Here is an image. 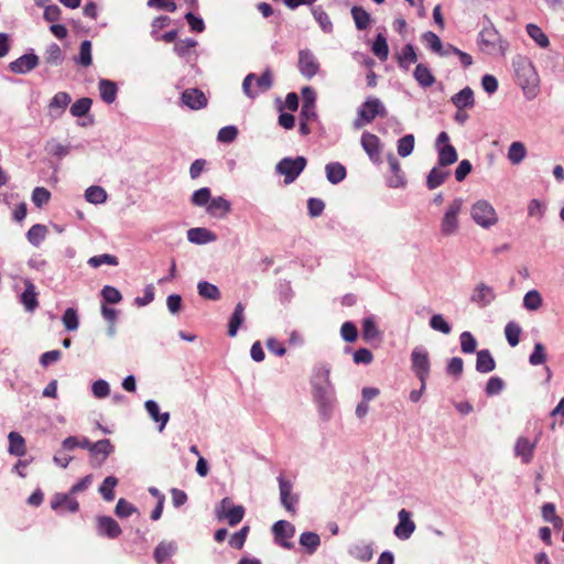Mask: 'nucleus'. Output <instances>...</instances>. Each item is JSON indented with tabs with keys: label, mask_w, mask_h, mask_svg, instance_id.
Here are the masks:
<instances>
[{
	"label": "nucleus",
	"mask_w": 564,
	"mask_h": 564,
	"mask_svg": "<svg viewBox=\"0 0 564 564\" xmlns=\"http://www.w3.org/2000/svg\"><path fill=\"white\" fill-rule=\"evenodd\" d=\"M514 73L517 76L518 84L529 98H533L536 95L539 86V75L532 64V62L524 56H517L513 62Z\"/></svg>",
	"instance_id": "1"
},
{
	"label": "nucleus",
	"mask_w": 564,
	"mask_h": 564,
	"mask_svg": "<svg viewBox=\"0 0 564 564\" xmlns=\"http://www.w3.org/2000/svg\"><path fill=\"white\" fill-rule=\"evenodd\" d=\"M478 45L487 54H494L497 51L505 54L507 43L501 39L494 23L488 18L478 34Z\"/></svg>",
	"instance_id": "2"
},
{
	"label": "nucleus",
	"mask_w": 564,
	"mask_h": 564,
	"mask_svg": "<svg viewBox=\"0 0 564 564\" xmlns=\"http://www.w3.org/2000/svg\"><path fill=\"white\" fill-rule=\"evenodd\" d=\"M272 85V72L267 68L259 77L253 73H249L242 80V91L249 99H254L261 93L271 89Z\"/></svg>",
	"instance_id": "3"
},
{
	"label": "nucleus",
	"mask_w": 564,
	"mask_h": 564,
	"mask_svg": "<svg viewBox=\"0 0 564 564\" xmlns=\"http://www.w3.org/2000/svg\"><path fill=\"white\" fill-rule=\"evenodd\" d=\"M377 116L386 117L387 109L379 98L368 97L358 108L354 127L360 129L365 124L372 122Z\"/></svg>",
	"instance_id": "4"
},
{
	"label": "nucleus",
	"mask_w": 564,
	"mask_h": 564,
	"mask_svg": "<svg viewBox=\"0 0 564 564\" xmlns=\"http://www.w3.org/2000/svg\"><path fill=\"white\" fill-rule=\"evenodd\" d=\"M245 513V507L241 505H234L232 500L228 497L221 499L215 509L216 519L218 521H226L230 527L239 524L242 521Z\"/></svg>",
	"instance_id": "5"
},
{
	"label": "nucleus",
	"mask_w": 564,
	"mask_h": 564,
	"mask_svg": "<svg viewBox=\"0 0 564 564\" xmlns=\"http://www.w3.org/2000/svg\"><path fill=\"white\" fill-rule=\"evenodd\" d=\"M473 220L482 228H490L498 223V214L487 200L476 202L470 209Z\"/></svg>",
	"instance_id": "6"
},
{
	"label": "nucleus",
	"mask_w": 564,
	"mask_h": 564,
	"mask_svg": "<svg viewBox=\"0 0 564 564\" xmlns=\"http://www.w3.org/2000/svg\"><path fill=\"white\" fill-rule=\"evenodd\" d=\"M463 208V200L460 198L454 199L447 207L441 220V234L445 237L455 235L459 228L458 216Z\"/></svg>",
	"instance_id": "7"
},
{
	"label": "nucleus",
	"mask_w": 564,
	"mask_h": 564,
	"mask_svg": "<svg viewBox=\"0 0 564 564\" xmlns=\"http://www.w3.org/2000/svg\"><path fill=\"white\" fill-rule=\"evenodd\" d=\"M412 369L425 389V381L430 373V358L425 350L415 348L411 354Z\"/></svg>",
	"instance_id": "8"
},
{
	"label": "nucleus",
	"mask_w": 564,
	"mask_h": 564,
	"mask_svg": "<svg viewBox=\"0 0 564 564\" xmlns=\"http://www.w3.org/2000/svg\"><path fill=\"white\" fill-rule=\"evenodd\" d=\"M297 67L302 76L313 78L319 70V63L312 51L305 48L299 52Z\"/></svg>",
	"instance_id": "9"
},
{
	"label": "nucleus",
	"mask_w": 564,
	"mask_h": 564,
	"mask_svg": "<svg viewBox=\"0 0 564 564\" xmlns=\"http://www.w3.org/2000/svg\"><path fill=\"white\" fill-rule=\"evenodd\" d=\"M272 532L274 535L275 542L284 549H292L293 544L290 540L294 536L295 527L286 521L279 520L272 527Z\"/></svg>",
	"instance_id": "10"
},
{
	"label": "nucleus",
	"mask_w": 564,
	"mask_h": 564,
	"mask_svg": "<svg viewBox=\"0 0 564 564\" xmlns=\"http://www.w3.org/2000/svg\"><path fill=\"white\" fill-rule=\"evenodd\" d=\"M306 166L304 156L284 158L275 167V172L283 176H299Z\"/></svg>",
	"instance_id": "11"
},
{
	"label": "nucleus",
	"mask_w": 564,
	"mask_h": 564,
	"mask_svg": "<svg viewBox=\"0 0 564 564\" xmlns=\"http://www.w3.org/2000/svg\"><path fill=\"white\" fill-rule=\"evenodd\" d=\"M72 102V97L66 91L56 93L48 102L47 116L52 120L59 119Z\"/></svg>",
	"instance_id": "12"
},
{
	"label": "nucleus",
	"mask_w": 564,
	"mask_h": 564,
	"mask_svg": "<svg viewBox=\"0 0 564 564\" xmlns=\"http://www.w3.org/2000/svg\"><path fill=\"white\" fill-rule=\"evenodd\" d=\"M51 508L57 512H77L78 501L68 491L67 494H55L51 499Z\"/></svg>",
	"instance_id": "13"
},
{
	"label": "nucleus",
	"mask_w": 564,
	"mask_h": 564,
	"mask_svg": "<svg viewBox=\"0 0 564 564\" xmlns=\"http://www.w3.org/2000/svg\"><path fill=\"white\" fill-rule=\"evenodd\" d=\"M115 447L111 442L107 438L100 440L94 443L90 451L91 465L94 467H100L108 456L113 452Z\"/></svg>",
	"instance_id": "14"
},
{
	"label": "nucleus",
	"mask_w": 564,
	"mask_h": 564,
	"mask_svg": "<svg viewBox=\"0 0 564 564\" xmlns=\"http://www.w3.org/2000/svg\"><path fill=\"white\" fill-rule=\"evenodd\" d=\"M399 523L395 525L393 533L400 540H408L415 531V523L411 520V513L401 509L398 513Z\"/></svg>",
	"instance_id": "15"
},
{
	"label": "nucleus",
	"mask_w": 564,
	"mask_h": 564,
	"mask_svg": "<svg viewBox=\"0 0 564 564\" xmlns=\"http://www.w3.org/2000/svg\"><path fill=\"white\" fill-rule=\"evenodd\" d=\"M39 65V56L34 53H29L20 56L9 64V69L14 74H26L33 70Z\"/></svg>",
	"instance_id": "16"
},
{
	"label": "nucleus",
	"mask_w": 564,
	"mask_h": 564,
	"mask_svg": "<svg viewBox=\"0 0 564 564\" xmlns=\"http://www.w3.org/2000/svg\"><path fill=\"white\" fill-rule=\"evenodd\" d=\"M278 480L281 503L288 511L295 513V505L297 503L299 499L296 496L292 495V482L290 480L284 479L282 476H280Z\"/></svg>",
	"instance_id": "17"
},
{
	"label": "nucleus",
	"mask_w": 564,
	"mask_h": 564,
	"mask_svg": "<svg viewBox=\"0 0 564 564\" xmlns=\"http://www.w3.org/2000/svg\"><path fill=\"white\" fill-rule=\"evenodd\" d=\"M182 102L193 110H198L207 106L205 94L197 88H189L182 93Z\"/></svg>",
	"instance_id": "18"
},
{
	"label": "nucleus",
	"mask_w": 564,
	"mask_h": 564,
	"mask_svg": "<svg viewBox=\"0 0 564 564\" xmlns=\"http://www.w3.org/2000/svg\"><path fill=\"white\" fill-rule=\"evenodd\" d=\"M496 299L494 289L485 283H479L473 291L470 301L479 307H486Z\"/></svg>",
	"instance_id": "19"
},
{
	"label": "nucleus",
	"mask_w": 564,
	"mask_h": 564,
	"mask_svg": "<svg viewBox=\"0 0 564 564\" xmlns=\"http://www.w3.org/2000/svg\"><path fill=\"white\" fill-rule=\"evenodd\" d=\"M329 384V370L325 367L318 368L313 378L315 397L323 399L327 393V388Z\"/></svg>",
	"instance_id": "20"
},
{
	"label": "nucleus",
	"mask_w": 564,
	"mask_h": 564,
	"mask_svg": "<svg viewBox=\"0 0 564 564\" xmlns=\"http://www.w3.org/2000/svg\"><path fill=\"white\" fill-rule=\"evenodd\" d=\"M98 531L101 535H106L109 539H116L122 532L118 522L107 516L98 518Z\"/></svg>",
	"instance_id": "21"
},
{
	"label": "nucleus",
	"mask_w": 564,
	"mask_h": 564,
	"mask_svg": "<svg viewBox=\"0 0 564 564\" xmlns=\"http://www.w3.org/2000/svg\"><path fill=\"white\" fill-rule=\"evenodd\" d=\"M451 101L457 108V110H464L466 108H473L475 105L474 91L470 87H465L457 94H455Z\"/></svg>",
	"instance_id": "22"
},
{
	"label": "nucleus",
	"mask_w": 564,
	"mask_h": 564,
	"mask_svg": "<svg viewBox=\"0 0 564 564\" xmlns=\"http://www.w3.org/2000/svg\"><path fill=\"white\" fill-rule=\"evenodd\" d=\"M379 138L372 133L365 132L361 135V145L372 161L379 159Z\"/></svg>",
	"instance_id": "23"
},
{
	"label": "nucleus",
	"mask_w": 564,
	"mask_h": 564,
	"mask_svg": "<svg viewBox=\"0 0 564 564\" xmlns=\"http://www.w3.org/2000/svg\"><path fill=\"white\" fill-rule=\"evenodd\" d=\"M99 94L102 101L110 105L115 102L118 94L117 84L110 79H100L98 83Z\"/></svg>",
	"instance_id": "24"
},
{
	"label": "nucleus",
	"mask_w": 564,
	"mask_h": 564,
	"mask_svg": "<svg viewBox=\"0 0 564 564\" xmlns=\"http://www.w3.org/2000/svg\"><path fill=\"white\" fill-rule=\"evenodd\" d=\"M176 551V544L172 541H162L154 549L153 557L158 564H163Z\"/></svg>",
	"instance_id": "25"
},
{
	"label": "nucleus",
	"mask_w": 564,
	"mask_h": 564,
	"mask_svg": "<svg viewBox=\"0 0 564 564\" xmlns=\"http://www.w3.org/2000/svg\"><path fill=\"white\" fill-rule=\"evenodd\" d=\"M417 55L412 44H405L402 51L397 55V62L400 68L409 70L411 64L416 63Z\"/></svg>",
	"instance_id": "26"
},
{
	"label": "nucleus",
	"mask_w": 564,
	"mask_h": 564,
	"mask_svg": "<svg viewBox=\"0 0 564 564\" xmlns=\"http://www.w3.org/2000/svg\"><path fill=\"white\" fill-rule=\"evenodd\" d=\"M534 447L535 444L531 443L527 437H519L514 446V452L517 456L521 457L524 464H528L532 459Z\"/></svg>",
	"instance_id": "27"
},
{
	"label": "nucleus",
	"mask_w": 564,
	"mask_h": 564,
	"mask_svg": "<svg viewBox=\"0 0 564 564\" xmlns=\"http://www.w3.org/2000/svg\"><path fill=\"white\" fill-rule=\"evenodd\" d=\"M187 239L193 243L203 245L215 241L216 235L206 228L197 227L187 231Z\"/></svg>",
	"instance_id": "28"
},
{
	"label": "nucleus",
	"mask_w": 564,
	"mask_h": 564,
	"mask_svg": "<svg viewBox=\"0 0 564 564\" xmlns=\"http://www.w3.org/2000/svg\"><path fill=\"white\" fill-rule=\"evenodd\" d=\"M9 440V453L17 457H22L26 454V445L22 435L18 432H10L8 435Z\"/></svg>",
	"instance_id": "29"
},
{
	"label": "nucleus",
	"mask_w": 564,
	"mask_h": 564,
	"mask_svg": "<svg viewBox=\"0 0 564 564\" xmlns=\"http://www.w3.org/2000/svg\"><path fill=\"white\" fill-rule=\"evenodd\" d=\"M496 368V361L488 349L477 352L476 369L478 372L487 373Z\"/></svg>",
	"instance_id": "30"
},
{
	"label": "nucleus",
	"mask_w": 564,
	"mask_h": 564,
	"mask_svg": "<svg viewBox=\"0 0 564 564\" xmlns=\"http://www.w3.org/2000/svg\"><path fill=\"white\" fill-rule=\"evenodd\" d=\"M145 409L153 421L161 423L159 430L162 432L170 420V414L167 412L160 413L159 405L153 400H148L145 402Z\"/></svg>",
	"instance_id": "31"
},
{
	"label": "nucleus",
	"mask_w": 564,
	"mask_h": 564,
	"mask_svg": "<svg viewBox=\"0 0 564 564\" xmlns=\"http://www.w3.org/2000/svg\"><path fill=\"white\" fill-rule=\"evenodd\" d=\"M413 76L420 86L426 88L435 83V77L431 73L430 68L424 64H417Z\"/></svg>",
	"instance_id": "32"
},
{
	"label": "nucleus",
	"mask_w": 564,
	"mask_h": 564,
	"mask_svg": "<svg viewBox=\"0 0 564 564\" xmlns=\"http://www.w3.org/2000/svg\"><path fill=\"white\" fill-rule=\"evenodd\" d=\"M350 12L357 30L362 31L370 25L371 17L364 8L354 6Z\"/></svg>",
	"instance_id": "33"
},
{
	"label": "nucleus",
	"mask_w": 564,
	"mask_h": 564,
	"mask_svg": "<svg viewBox=\"0 0 564 564\" xmlns=\"http://www.w3.org/2000/svg\"><path fill=\"white\" fill-rule=\"evenodd\" d=\"M312 14L324 33L329 34L333 32V29H334L333 22H332L329 15L322 9V7H319V6L313 7Z\"/></svg>",
	"instance_id": "34"
},
{
	"label": "nucleus",
	"mask_w": 564,
	"mask_h": 564,
	"mask_svg": "<svg viewBox=\"0 0 564 564\" xmlns=\"http://www.w3.org/2000/svg\"><path fill=\"white\" fill-rule=\"evenodd\" d=\"M44 61L54 66H58L63 63L64 54L58 44L51 43L47 45L44 52Z\"/></svg>",
	"instance_id": "35"
},
{
	"label": "nucleus",
	"mask_w": 564,
	"mask_h": 564,
	"mask_svg": "<svg viewBox=\"0 0 564 564\" xmlns=\"http://www.w3.org/2000/svg\"><path fill=\"white\" fill-rule=\"evenodd\" d=\"M528 35L542 48H546L550 45L547 35L542 31L540 26L533 23H529L525 26Z\"/></svg>",
	"instance_id": "36"
},
{
	"label": "nucleus",
	"mask_w": 564,
	"mask_h": 564,
	"mask_svg": "<svg viewBox=\"0 0 564 564\" xmlns=\"http://www.w3.org/2000/svg\"><path fill=\"white\" fill-rule=\"evenodd\" d=\"M36 295L35 286L32 283H29L24 292L21 294V303L28 312H33L39 306Z\"/></svg>",
	"instance_id": "37"
},
{
	"label": "nucleus",
	"mask_w": 564,
	"mask_h": 564,
	"mask_svg": "<svg viewBox=\"0 0 564 564\" xmlns=\"http://www.w3.org/2000/svg\"><path fill=\"white\" fill-rule=\"evenodd\" d=\"M243 305L241 303H238L235 307V311L230 317L228 325V335L230 337H235L237 335L238 328L243 322Z\"/></svg>",
	"instance_id": "38"
},
{
	"label": "nucleus",
	"mask_w": 564,
	"mask_h": 564,
	"mask_svg": "<svg viewBox=\"0 0 564 564\" xmlns=\"http://www.w3.org/2000/svg\"><path fill=\"white\" fill-rule=\"evenodd\" d=\"M457 161V152L452 144H443L438 149V163L442 166L451 165Z\"/></svg>",
	"instance_id": "39"
},
{
	"label": "nucleus",
	"mask_w": 564,
	"mask_h": 564,
	"mask_svg": "<svg viewBox=\"0 0 564 564\" xmlns=\"http://www.w3.org/2000/svg\"><path fill=\"white\" fill-rule=\"evenodd\" d=\"M372 53L380 59L387 61L389 55V46L387 43V39L383 34L379 33L372 44Z\"/></svg>",
	"instance_id": "40"
},
{
	"label": "nucleus",
	"mask_w": 564,
	"mask_h": 564,
	"mask_svg": "<svg viewBox=\"0 0 564 564\" xmlns=\"http://www.w3.org/2000/svg\"><path fill=\"white\" fill-rule=\"evenodd\" d=\"M75 62L83 67L91 65V42L89 40H85L80 43L79 53Z\"/></svg>",
	"instance_id": "41"
},
{
	"label": "nucleus",
	"mask_w": 564,
	"mask_h": 564,
	"mask_svg": "<svg viewBox=\"0 0 564 564\" xmlns=\"http://www.w3.org/2000/svg\"><path fill=\"white\" fill-rule=\"evenodd\" d=\"M527 155L525 145L520 141H514L508 150V159L512 164H519Z\"/></svg>",
	"instance_id": "42"
},
{
	"label": "nucleus",
	"mask_w": 564,
	"mask_h": 564,
	"mask_svg": "<svg viewBox=\"0 0 564 564\" xmlns=\"http://www.w3.org/2000/svg\"><path fill=\"white\" fill-rule=\"evenodd\" d=\"M207 210L213 216H225L230 210V204L223 197H217L212 199L209 203Z\"/></svg>",
	"instance_id": "43"
},
{
	"label": "nucleus",
	"mask_w": 564,
	"mask_h": 564,
	"mask_svg": "<svg viewBox=\"0 0 564 564\" xmlns=\"http://www.w3.org/2000/svg\"><path fill=\"white\" fill-rule=\"evenodd\" d=\"M46 235H47L46 226L36 224V225H33L29 229L26 237H28V240L30 243L37 247L45 239Z\"/></svg>",
	"instance_id": "44"
},
{
	"label": "nucleus",
	"mask_w": 564,
	"mask_h": 564,
	"mask_svg": "<svg viewBox=\"0 0 564 564\" xmlns=\"http://www.w3.org/2000/svg\"><path fill=\"white\" fill-rule=\"evenodd\" d=\"M300 544L313 554L321 544L319 535L315 532H304L300 536Z\"/></svg>",
	"instance_id": "45"
},
{
	"label": "nucleus",
	"mask_w": 564,
	"mask_h": 564,
	"mask_svg": "<svg viewBox=\"0 0 564 564\" xmlns=\"http://www.w3.org/2000/svg\"><path fill=\"white\" fill-rule=\"evenodd\" d=\"M93 100L88 97H83L76 100L69 109L73 117L80 118L86 116L91 108Z\"/></svg>",
	"instance_id": "46"
},
{
	"label": "nucleus",
	"mask_w": 564,
	"mask_h": 564,
	"mask_svg": "<svg viewBox=\"0 0 564 564\" xmlns=\"http://www.w3.org/2000/svg\"><path fill=\"white\" fill-rule=\"evenodd\" d=\"M198 294L207 300L217 301L220 299V291L215 285L207 281H202L197 285Z\"/></svg>",
	"instance_id": "47"
},
{
	"label": "nucleus",
	"mask_w": 564,
	"mask_h": 564,
	"mask_svg": "<svg viewBox=\"0 0 564 564\" xmlns=\"http://www.w3.org/2000/svg\"><path fill=\"white\" fill-rule=\"evenodd\" d=\"M362 338L366 341L377 339L380 336V332L376 325L373 317H367L362 321Z\"/></svg>",
	"instance_id": "48"
},
{
	"label": "nucleus",
	"mask_w": 564,
	"mask_h": 564,
	"mask_svg": "<svg viewBox=\"0 0 564 564\" xmlns=\"http://www.w3.org/2000/svg\"><path fill=\"white\" fill-rule=\"evenodd\" d=\"M118 485V479L115 476H108L99 488V492L106 501H112L115 499L113 489Z\"/></svg>",
	"instance_id": "49"
},
{
	"label": "nucleus",
	"mask_w": 564,
	"mask_h": 564,
	"mask_svg": "<svg viewBox=\"0 0 564 564\" xmlns=\"http://www.w3.org/2000/svg\"><path fill=\"white\" fill-rule=\"evenodd\" d=\"M521 327L514 323L509 322L505 327L506 338L511 347H516L520 341Z\"/></svg>",
	"instance_id": "50"
},
{
	"label": "nucleus",
	"mask_w": 564,
	"mask_h": 564,
	"mask_svg": "<svg viewBox=\"0 0 564 564\" xmlns=\"http://www.w3.org/2000/svg\"><path fill=\"white\" fill-rule=\"evenodd\" d=\"M250 527L243 525L239 531L235 532L229 539V545L236 550H241L246 543Z\"/></svg>",
	"instance_id": "51"
},
{
	"label": "nucleus",
	"mask_w": 564,
	"mask_h": 564,
	"mask_svg": "<svg viewBox=\"0 0 564 564\" xmlns=\"http://www.w3.org/2000/svg\"><path fill=\"white\" fill-rule=\"evenodd\" d=\"M414 149V135L405 134L398 141V154L405 158L412 153Z\"/></svg>",
	"instance_id": "52"
},
{
	"label": "nucleus",
	"mask_w": 564,
	"mask_h": 564,
	"mask_svg": "<svg viewBox=\"0 0 564 564\" xmlns=\"http://www.w3.org/2000/svg\"><path fill=\"white\" fill-rule=\"evenodd\" d=\"M422 40L432 52L440 54L441 50L443 48V44L438 35L432 31H427L423 33Z\"/></svg>",
	"instance_id": "53"
},
{
	"label": "nucleus",
	"mask_w": 564,
	"mask_h": 564,
	"mask_svg": "<svg viewBox=\"0 0 564 564\" xmlns=\"http://www.w3.org/2000/svg\"><path fill=\"white\" fill-rule=\"evenodd\" d=\"M85 197L89 203L100 204L106 200V192L99 186H90L85 192Z\"/></svg>",
	"instance_id": "54"
},
{
	"label": "nucleus",
	"mask_w": 564,
	"mask_h": 564,
	"mask_svg": "<svg viewBox=\"0 0 564 564\" xmlns=\"http://www.w3.org/2000/svg\"><path fill=\"white\" fill-rule=\"evenodd\" d=\"M523 305L530 311H535L542 305V297L536 290L529 291L523 299Z\"/></svg>",
	"instance_id": "55"
},
{
	"label": "nucleus",
	"mask_w": 564,
	"mask_h": 564,
	"mask_svg": "<svg viewBox=\"0 0 564 564\" xmlns=\"http://www.w3.org/2000/svg\"><path fill=\"white\" fill-rule=\"evenodd\" d=\"M64 327L69 330H76L78 328V315L75 308H67L62 317Z\"/></svg>",
	"instance_id": "56"
},
{
	"label": "nucleus",
	"mask_w": 564,
	"mask_h": 564,
	"mask_svg": "<svg viewBox=\"0 0 564 564\" xmlns=\"http://www.w3.org/2000/svg\"><path fill=\"white\" fill-rule=\"evenodd\" d=\"M542 517L545 521L552 523L554 527H558L562 523V519L556 516L555 506L551 502L543 505Z\"/></svg>",
	"instance_id": "57"
},
{
	"label": "nucleus",
	"mask_w": 564,
	"mask_h": 564,
	"mask_svg": "<svg viewBox=\"0 0 564 564\" xmlns=\"http://www.w3.org/2000/svg\"><path fill=\"white\" fill-rule=\"evenodd\" d=\"M118 263V258L108 253L95 256L88 260V264L93 268H98L101 264L117 265Z\"/></svg>",
	"instance_id": "58"
},
{
	"label": "nucleus",
	"mask_w": 564,
	"mask_h": 564,
	"mask_svg": "<svg viewBox=\"0 0 564 564\" xmlns=\"http://www.w3.org/2000/svg\"><path fill=\"white\" fill-rule=\"evenodd\" d=\"M115 512L119 518H128L137 512L135 507L123 498H120L116 505Z\"/></svg>",
	"instance_id": "59"
},
{
	"label": "nucleus",
	"mask_w": 564,
	"mask_h": 564,
	"mask_svg": "<svg viewBox=\"0 0 564 564\" xmlns=\"http://www.w3.org/2000/svg\"><path fill=\"white\" fill-rule=\"evenodd\" d=\"M101 296L106 303L117 304L122 300V295L115 286L106 285L101 290Z\"/></svg>",
	"instance_id": "60"
},
{
	"label": "nucleus",
	"mask_w": 564,
	"mask_h": 564,
	"mask_svg": "<svg viewBox=\"0 0 564 564\" xmlns=\"http://www.w3.org/2000/svg\"><path fill=\"white\" fill-rule=\"evenodd\" d=\"M197 45V41L194 39L187 37L185 40H180L174 45V52L183 57L189 53L192 48H194Z\"/></svg>",
	"instance_id": "61"
},
{
	"label": "nucleus",
	"mask_w": 564,
	"mask_h": 564,
	"mask_svg": "<svg viewBox=\"0 0 564 564\" xmlns=\"http://www.w3.org/2000/svg\"><path fill=\"white\" fill-rule=\"evenodd\" d=\"M476 339L469 332H464L460 334V348L465 354H471L476 350Z\"/></svg>",
	"instance_id": "62"
},
{
	"label": "nucleus",
	"mask_w": 564,
	"mask_h": 564,
	"mask_svg": "<svg viewBox=\"0 0 564 564\" xmlns=\"http://www.w3.org/2000/svg\"><path fill=\"white\" fill-rule=\"evenodd\" d=\"M340 335L347 343H354L358 337L357 327L351 322H345L340 327Z\"/></svg>",
	"instance_id": "63"
},
{
	"label": "nucleus",
	"mask_w": 564,
	"mask_h": 564,
	"mask_svg": "<svg viewBox=\"0 0 564 564\" xmlns=\"http://www.w3.org/2000/svg\"><path fill=\"white\" fill-rule=\"evenodd\" d=\"M430 326L437 332H441L443 334H449L452 328L449 324L444 319V317L441 314H435L430 319Z\"/></svg>",
	"instance_id": "64"
}]
</instances>
